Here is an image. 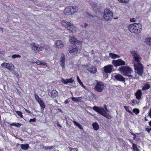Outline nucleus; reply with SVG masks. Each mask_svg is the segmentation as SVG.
<instances>
[{
  "label": "nucleus",
  "instance_id": "423d86ee",
  "mask_svg": "<svg viewBox=\"0 0 151 151\" xmlns=\"http://www.w3.org/2000/svg\"><path fill=\"white\" fill-rule=\"evenodd\" d=\"M104 84L101 82L99 81L97 83L94 89L99 92H101L103 91L104 87Z\"/></svg>",
  "mask_w": 151,
  "mask_h": 151
},
{
  "label": "nucleus",
  "instance_id": "cd10ccee",
  "mask_svg": "<svg viewBox=\"0 0 151 151\" xmlns=\"http://www.w3.org/2000/svg\"><path fill=\"white\" fill-rule=\"evenodd\" d=\"M81 97H78L76 98V97H72L71 98V99L73 101H74L75 102H76V101L79 102V101H81L80 99H81Z\"/></svg>",
  "mask_w": 151,
  "mask_h": 151
},
{
  "label": "nucleus",
  "instance_id": "37998d69",
  "mask_svg": "<svg viewBox=\"0 0 151 151\" xmlns=\"http://www.w3.org/2000/svg\"><path fill=\"white\" fill-rule=\"evenodd\" d=\"M35 120H36V119L35 118L31 119H30L29 122H35Z\"/></svg>",
  "mask_w": 151,
  "mask_h": 151
},
{
  "label": "nucleus",
  "instance_id": "58836bf2",
  "mask_svg": "<svg viewBox=\"0 0 151 151\" xmlns=\"http://www.w3.org/2000/svg\"><path fill=\"white\" fill-rule=\"evenodd\" d=\"M130 21L131 22H135L136 21V19L134 18H132L130 19Z\"/></svg>",
  "mask_w": 151,
  "mask_h": 151
},
{
  "label": "nucleus",
  "instance_id": "412c9836",
  "mask_svg": "<svg viewBox=\"0 0 151 151\" xmlns=\"http://www.w3.org/2000/svg\"><path fill=\"white\" fill-rule=\"evenodd\" d=\"M36 63L38 65H45L47 66V63L43 61L37 60L36 62Z\"/></svg>",
  "mask_w": 151,
  "mask_h": 151
},
{
  "label": "nucleus",
  "instance_id": "aec40b11",
  "mask_svg": "<svg viewBox=\"0 0 151 151\" xmlns=\"http://www.w3.org/2000/svg\"><path fill=\"white\" fill-rule=\"evenodd\" d=\"M52 97L54 98L57 97L58 95V93L56 90H53L51 92Z\"/></svg>",
  "mask_w": 151,
  "mask_h": 151
},
{
  "label": "nucleus",
  "instance_id": "f03ea898",
  "mask_svg": "<svg viewBox=\"0 0 151 151\" xmlns=\"http://www.w3.org/2000/svg\"><path fill=\"white\" fill-rule=\"evenodd\" d=\"M142 25L139 23H134L129 24L128 29L132 33L138 34L142 31Z\"/></svg>",
  "mask_w": 151,
  "mask_h": 151
},
{
  "label": "nucleus",
  "instance_id": "6e6552de",
  "mask_svg": "<svg viewBox=\"0 0 151 151\" xmlns=\"http://www.w3.org/2000/svg\"><path fill=\"white\" fill-rule=\"evenodd\" d=\"M30 47L32 49L36 52H38L43 49V47L37 44L32 43L30 44Z\"/></svg>",
  "mask_w": 151,
  "mask_h": 151
},
{
  "label": "nucleus",
  "instance_id": "e433bc0d",
  "mask_svg": "<svg viewBox=\"0 0 151 151\" xmlns=\"http://www.w3.org/2000/svg\"><path fill=\"white\" fill-rule=\"evenodd\" d=\"M16 112L19 116L22 118H23V116L22 114V113L21 111H17Z\"/></svg>",
  "mask_w": 151,
  "mask_h": 151
},
{
  "label": "nucleus",
  "instance_id": "2f4dec72",
  "mask_svg": "<svg viewBox=\"0 0 151 151\" xmlns=\"http://www.w3.org/2000/svg\"><path fill=\"white\" fill-rule=\"evenodd\" d=\"M124 108L125 109L126 111L129 112V113L131 114H132V113L131 111L129 110V106H124Z\"/></svg>",
  "mask_w": 151,
  "mask_h": 151
},
{
  "label": "nucleus",
  "instance_id": "393cba45",
  "mask_svg": "<svg viewBox=\"0 0 151 151\" xmlns=\"http://www.w3.org/2000/svg\"><path fill=\"white\" fill-rule=\"evenodd\" d=\"M21 146L22 149L25 150L28 148L29 145L28 144H21Z\"/></svg>",
  "mask_w": 151,
  "mask_h": 151
},
{
  "label": "nucleus",
  "instance_id": "79ce46f5",
  "mask_svg": "<svg viewBox=\"0 0 151 151\" xmlns=\"http://www.w3.org/2000/svg\"><path fill=\"white\" fill-rule=\"evenodd\" d=\"M145 130L147 131L148 133L150 132V131L151 130V127L149 128H145Z\"/></svg>",
  "mask_w": 151,
  "mask_h": 151
},
{
  "label": "nucleus",
  "instance_id": "680f3d73",
  "mask_svg": "<svg viewBox=\"0 0 151 151\" xmlns=\"http://www.w3.org/2000/svg\"><path fill=\"white\" fill-rule=\"evenodd\" d=\"M59 127H60L61 126L60 125H58Z\"/></svg>",
  "mask_w": 151,
  "mask_h": 151
},
{
  "label": "nucleus",
  "instance_id": "f704fd0d",
  "mask_svg": "<svg viewBox=\"0 0 151 151\" xmlns=\"http://www.w3.org/2000/svg\"><path fill=\"white\" fill-rule=\"evenodd\" d=\"M74 81L73 79L71 78L69 79H67V84L68 83H72Z\"/></svg>",
  "mask_w": 151,
  "mask_h": 151
},
{
  "label": "nucleus",
  "instance_id": "a211bd4d",
  "mask_svg": "<svg viewBox=\"0 0 151 151\" xmlns=\"http://www.w3.org/2000/svg\"><path fill=\"white\" fill-rule=\"evenodd\" d=\"M69 40L73 44H75V43L79 42V40H78L75 37L73 36L70 37Z\"/></svg>",
  "mask_w": 151,
  "mask_h": 151
},
{
  "label": "nucleus",
  "instance_id": "4d7b16f0",
  "mask_svg": "<svg viewBox=\"0 0 151 151\" xmlns=\"http://www.w3.org/2000/svg\"><path fill=\"white\" fill-rule=\"evenodd\" d=\"M149 124L150 126L151 127V120L150 122H149Z\"/></svg>",
  "mask_w": 151,
  "mask_h": 151
},
{
  "label": "nucleus",
  "instance_id": "5fc2aeb1",
  "mask_svg": "<svg viewBox=\"0 0 151 151\" xmlns=\"http://www.w3.org/2000/svg\"><path fill=\"white\" fill-rule=\"evenodd\" d=\"M88 24L86 23H84V27H86L88 26Z\"/></svg>",
  "mask_w": 151,
  "mask_h": 151
},
{
  "label": "nucleus",
  "instance_id": "f8f14e48",
  "mask_svg": "<svg viewBox=\"0 0 151 151\" xmlns=\"http://www.w3.org/2000/svg\"><path fill=\"white\" fill-rule=\"evenodd\" d=\"M68 50L69 52L71 54H76L78 52V47L76 45L70 46Z\"/></svg>",
  "mask_w": 151,
  "mask_h": 151
},
{
  "label": "nucleus",
  "instance_id": "5701e85b",
  "mask_svg": "<svg viewBox=\"0 0 151 151\" xmlns=\"http://www.w3.org/2000/svg\"><path fill=\"white\" fill-rule=\"evenodd\" d=\"M109 55L110 56H111L112 59H116V58H119L120 57V56L114 53H110Z\"/></svg>",
  "mask_w": 151,
  "mask_h": 151
},
{
  "label": "nucleus",
  "instance_id": "6e6d98bb",
  "mask_svg": "<svg viewBox=\"0 0 151 151\" xmlns=\"http://www.w3.org/2000/svg\"><path fill=\"white\" fill-rule=\"evenodd\" d=\"M25 109V111H27V112L28 113H31L30 111H28L27 110V109Z\"/></svg>",
  "mask_w": 151,
  "mask_h": 151
},
{
  "label": "nucleus",
  "instance_id": "bb28decb",
  "mask_svg": "<svg viewBox=\"0 0 151 151\" xmlns=\"http://www.w3.org/2000/svg\"><path fill=\"white\" fill-rule=\"evenodd\" d=\"M73 123L77 126L80 129H83L82 126L81 124L77 122L74 121H73Z\"/></svg>",
  "mask_w": 151,
  "mask_h": 151
},
{
  "label": "nucleus",
  "instance_id": "864d4df0",
  "mask_svg": "<svg viewBox=\"0 0 151 151\" xmlns=\"http://www.w3.org/2000/svg\"><path fill=\"white\" fill-rule=\"evenodd\" d=\"M149 116L150 118H151V108L150 109V112L149 113Z\"/></svg>",
  "mask_w": 151,
  "mask_h": 151
},
{
  "label": "nucleus",
  "instance_id": "2eb2a0df",
  "mask_svg": "<svg viewBox=\"0 0 151 151\" xmlns=\"http://www.w3.org/2000/svg\"><path fill=\"white\" fill-rule=\"evenodd\" d=\"M55 45L56 48L60 49L63 47L64 43L61 40H57L55 41Z\"/></svg>",
  "mask_w": 151,
  "mask_h": 151
},
{
  "label": "nucleus",
  "instance_id": "a878e982",
  "mask_svg": "<svg viewBox=\"0 0 151 151\" xmlns=\"http://www.w3.org/2000/svg\"><path fill=\"white\" fill-rule=\"evenodd\" d=\"M145 42L147 45L151 46V38H147L145 40Z\"/></svg>",
  "mask_w": 151,
  "mask_h": 151
},
{
  "label": "nucleus",
  "instance_id": "7ed1b4c3",
  "mask_svg": "<svg viewBox=\"0 0 151 151\" xmlns=\"http://www.w3.org/2000/svg\"><path fill=\"white\" fill-rule=\"evenodd\" d=\"M93 109L94 111L108 119H109L112 118L111 116L108 114L103 107L94 106L93 107Z\"/></svg>",
  "mask_w": 151,
  "mask_h": 151
},
{
  "label": "nucleus",
  "instance_id": "9b49d317",
  "mask_svg": "<svg viewBox=\"0 0 151 151\" xmlns=\"http://www.w3.org/2000/svg\"><path fill=\"white\" fill-rule=\"evenodd\" d=\"M35 97L36 100L38 103L41 107L43 109L45 108V106L44 103L42 100L41 99L37 94H35Z\"/></svg>",
  "mask_w": 151,
  "mask_h": 151
},
{
  "label": "nucleus",
  "instance_id": "8fccbe9b",
  "mask_svg": "<svg viewBox=\"0 0 151 151\" xmlns=\"http://www.w3.org/2000/svg\"><path fill=\"white\" fill-rule=\"evenodd\" d=\"M61 81L63 82V83H64L65 84H66V81L63 78H62L61 79Z\"/></svg>",
  "mask_w": 151,
  "mask_h": 151
},
{
  "label": "nucleus",
  "instance_id": "ddd939ff",
  "mask_svg": "<svg viewBox=\"0 0 151 151\" xmlns=\"http://www.w3.org/2000/svg\"><path fill=\"white\" fill-rule=\"evenodd\" d=\"M67 29L71 32H73L76 31V27L72 23L67 22Z\"/></svg>",
  "mask_w": 151,
  "mask_h": 151
},
{
  "label": "nucleus",
  "instance_id": "c9c22d12",
  "mask_svg": "<svg viewBox=\"0 0 151 151\" xmlns=\"http://www.w3.org/2000/svg\"><path fill=\"white\" fill-rule=\"evenodd\" d=\"M21 56L19 55L14 54L12 55V57L13 58H20Z\"/></svg>",
  "mask_w": 151,
  "mask_h": 151
},
{
  "label": "nucleus",
  "instance_id": "de8ad7c7",
  "mask_svg": "<svg viewBox=\"0 0 151 151\" xmlns=\"http://www.w3.org/2000/svg\"><path fill=\"white\" fill-rule=\"evenodd\" d=\"M12 73L14 74L16 77H18L19 76V75L17 73L14 72H12Z\"/></svg>",
  "mask_w": 151,
  "mask_h": 151
},
{
  "label": "nucleus",
  "instance_id": "473e14b6",
  "mask_svg": "<svg viewBox=\"0 0 151 151\" xmlns=\"http://www.w3.org/2000/svg\"><path fill=\"white\" fill-rule=\"evenodd\" d=\"M133 112L136 114H137L139 113V110L137 109H134L133 110Z\"/></svg>",
  "mask_w": 151,
  "mask_h": 151
},
{
  "label": "nucleus",
  "instance_id": "20e7f679",
  "mask_svg": "<svg viewBox=\"0 0 151 151\" xmlns=\"http://www.w3.org/2000/svg\"><path fill=\"white\" fill-rule=\"evenodd\" d=\"M119 70L123 75L126 76L132 77V75L130 74L132 70L130 67L127 66H121L119 68Z\"/></svg>",
  "mask_w": 151,
  "mask_h": 151
},
{
  "label": "nucleus",
  "instance_id": "dca6fc26",
  "mask_svg": "<svg viewBox=\"0 0 151 151\" xmlns=\"http://www.w3.org/2000/svg\"><path fill=\"white\" fill-rule=\"evenodd\" d=\"M114 77L115 79L118 81H122L124 82H125V78L120 74H116L114 76Z\"/></svg>",
  "mask_w": 151,
  "mask_h": 151
},
{
  "label": "nucleus",
  "instance_id": "e2e57ef3",
  "mask_svg": "<svg viewBox=\"0 0 151 151\" xmlns=\"http://www.w3.org/2000/svg\"><path fill=\"white\" fill-rule=\"evenodd\" d=\"M73 150V151H74V150Z\"/></svg>",
  "mask_w": 151,
  "mask_h": 151
},
{
  "label": "nucleus",
  "instance_id": "09e8293b",
  "mask_svg": "<svg viewBox=\"0 0 151 151\" xmlns=\"http://www.w3.org/2000/svg\"><path fill=\"white\" fill-rule=\"evenodd\" d=\"M97 6V5L96 4H94L92 5V7L94 9V8H96Z\"/></svg>",
  "mask_w": 151,
  "mask_h": 151
},
{
  "label": "nucleus",
  "instance_id": "1a4fd4ad",
  "mask_svg": "<svg viewBox=\"0 0 151 151\" xmlns=\"http://www.w3.org/2000/svg\"><path fill=\"white\" fill-rule=\"evenodd\" d=\"M77 11V9L72 6L67 7V15H71L73 14Z\"/></svg>",
  "mask_w": 151,
  "mask_h": 151
},
{
  "label": "nucleus",
  "instance_id": "13d9d810",
  "mask_svg": "<svg viewBox=\"0 0 151 151\" xmlns=\"http://www.w3.org/2000/svg\"><path fill=\"white\" fill-rule=\"evenodd\" d=\"M145 121H147L148 120L146 118V117H145Z\"/></svg>",
  "mask_w": 151,
  "mask_h": 151
},
{
  "label": "nucleus",
  "instance_id": "bf43d9fd",
  "mask_svg": "<svg viewBox=\"0 0 151 151\" xmlns=\"http://www.w3.org/2000/svg\"><path fill=\"white\" fill-rule=\"evenodd\" d=\"M66 102H67V104L69 103L68 101L67 100Z\"/></svg>",
  "mask_w": 151,
  "mask_h": 151
},
{
  "label": "nucleus",
  "instance_id": "0eeeda50",
  "mask_svg": "<svg viewBox=\"0 0 151 151\" xmlns=\"http://www.w3.org/2000/svg\"><path fill=\"white\" fill-rule=\"evenodd\" d=\"M1 66L3 68H6L12 72L14 71L15 69V67L13 64L11 63L4 62L1 64Z\"/></svg>",
  "mask_w": 151,
  "mask_h": 151
},
{
  "label": "nucleus",
  "instance_id": "7c9ffc66",
  "mask_svg": "<svg viewBox=\"0 0 151 151\" xmlns=\"http://www.w3.org/2000/svg\"><path fill=\"white\" fill-rule=\"evenodd\" d=\"M132 148L134 151H139V150L138 149L137 145L135 144H133L132 145Z\"/></svg>",
  "mask_w": 151,
  "mask_h": 151
},
{
  "label": "nucleus",
  "instance_id": "b1692460",
  "mask_svg": "<svg viewBox=\"0 0 151 151\" xmlns=\"http://www.w3.org/2000/svg\"><path fill=\"white\" fill-rule=\"evenodd\" d=\"M150 87V85L147 83H145L142 87V90L143 91L148 89Z\"/></svg>",
  "mask_w": 151,
  "mask_h": 151
},
{
  "label": "nucleus",
  "instance_id": "a19ab883",
  "mask_svg": "<svg viewBox=\"0 0 151 151\" xmlns=\"http://www.w3.org/2000/svg\"><path fill=\"white\" fill-rule=\"evenodd\" d=\"M130 133L133 136V139H135L136 138V134L132 132H130Z\"/></svg>",
  "mask_w": 151,
  "mask_h": 151
},
{
  "label": "nucleus",
  "instance_id": "4c0bfd02",
  "mask_svg": "<svg viewBox=\"0 0 151 151\" xmlns=\"http://www.w3.org/2000/svg\"><path fill=\"white\" fill-rule=\"evenodd\" d=\"M61 24L65 27L66 25V22L65 20H62L61 22Z\"/></svg>",
  "mask_w": 151,
  "mask_h": 151
},
{
  "label": "nucleus",
  "instance_id": "f257e3e1",
  "mask_svg": "<svg viewBox=\"0 0 151 151\" xmlns=\"http://www.w3.org/2000/svg\"><path fill=\"white\" fill-rule=\"evenodd\" d=\"M130 53L133 57V61L137 63L134 65L135 70L139 76H142L144 67L140 62L141 58L137 52L134 50L130 51Z\"/></svg>",
  "mask_w": 151,
  "mask_h": 151
},
{
  "label": "nucleus",
  "instance_id": "f3484780",
  "mask_svg": "<svg viewBox=\"0 0 151 151\" xmlns=\"http://www.w3.org/2000/svg\"><path fill=\"white\" fill-rule=\"evenodd\" d=\"M65 56L63 54H62L60 59V65L63 69H65Z\"/></svg>",
  "mask_w": 151,
  "mask_h": 151
},
{
  "label": "nucleus",
  "instance_id": "052dcab7",
  "mask_svg": "<svg viewBox=\"0 0 151 151\" xmlns=\"http://www.w3.org/2000/svg\"><path fill=\"white\" fill-rule=\"evenodd\" d=\"M65 103H66V101H65Z\"/></svg>",
  "mask_w": 151,
  "mask_h": 151
},
{
  "label": "nucleus",
  "instance_id": "4468645a",
  "mask_svg": "<svg viewBox=\"0 0 151 151\" xmlns=\"http://www.w3.org/2000/svg\"><path fill=\"white\" fill-rule=\"evenodd\" d=\"M113 68V65H111L105 66L104 67V71L107 73H111L112 71Z\"/></svg>",
  "mask_w": 151,
  "mask_h": 151
},
{
  "label": "nucleus",
  "instance_id": "c03bdc74",
  "mask_svg": "<svg viewBox=\"0 0 151 151\" xmlns=\"http://www.w3.org/2000/svg\"><path fill=\"white\" fill-rule=\"evenodd\" d=\"M10 125L11 126H14L16 127V123H12L10 124Z\"/></svg>",
  "mask_w": 151,
  "mask_h": 151
},
{
  "label": "nucleus",
  "instance_id": "49530a36",
  "mask_svg": "<svg viewBox=\"0 0 151 151\" xmlns=\"http://www.w3.org/2000/svg\"><path fill=\"white\" fill-rule=\"evenodd\" d=\"M22 125V124H21L18 123H16V127H20Z\"/></svg>",
  "mask_w": 151,
  "mask_h": 151
},
{
  "label": "nucleus",
  "instance_id": "c85d7f7f",
  "mask_svg": "<svg viewBox=\"0 0 151 151\" xmlns=\"http://www.w3.org/2000/svg\"><path fill=\"white\" fill-rule=\"evenodd\" d=\"M77 81H78V83H79V84L81 86H82L83 88H85V86L83 85V83L81 81L79 77L78 76H77Z\"/></svg>",
  "mask_w": 151,
  "mask_h": 151
},
{
  "label": "nucleus",
  "instance_id": "6ab92c4d",
  "mask_svg": "<svg viewBox=\"0 0 151 151\" xmlns=\"http://www.w3.org/2000/svg\"><path fill=\"white\" fill-rule=\"evenodd\" d=\"M142 95V91L140 89L137 90L135 94L136 98L138 100L140 99Z\"/></svg>",
  "mask_w": 151,
  "mask_h": 151
},
{
  "label": "nucleus",
  "instance_id": "c756f323",
  "mask_svg": "<svg viewBox=\"0 0 151 151\" xmlns=\"http://www.w3.org/2000/svg\"><path fill=\"white\" fill-rule=\"evenodd\" d=\"M97 71V69L96 67L92 66L91 68V72L95 73Z\"/></svg>",
  "mask_w": 151,
  "mask_h": 151
},
{
  "label": "nucleus",
  "instance_id": "ea45409f",
  "mask_svg": "<svg viewBox=\"0 0 151 151\" xmlns=\"http://www.w3.org/2000/svg\"><path fill=\"white\" fill-rule=\"evenodd\" d=\"M70 151H72V150H74V151H78V149L77 148H72L71 147H70L69 148Z\"/></svg>",
  "mask_w": 151,
  "mask_h": 151
},
{
  "label": "nucleus",
  "instance_id": "4be33fe9",
  "mask_svg": "<svg viewBox=\"0 0 151 151\" xmlns=\"http://www.w3.org/2000/svg\"><path fill=\"white\" fill-rule=\"evenodd\" d=\"M92 126L93 129L96 131L98 130L99 128V125L97 122L93 123Z\"/></svg>",
  "mask_w": 151,
  "mask_h": 151
},
{
  "label": "nucleus",
  "instance_id": "603ef678",
  "mask_svg": "<svg viewBox=\"0 0 151 151\" xmlns=\"http://www.w3.org/2000/svg\"><path fill=\"white\" fill-rule=\"evenodd\" d=\"M132 103L133 104H132V106H133L135 104V101L134 100V99H133L132 100Z\"/></svg>",
  "mask_w": 151,
  "mask_h": 151
},
{
  "label": "nucleus",
  "instance_id": "a18cd8bd",
  "mask_svg": "<svg viewBox=\"0 0 151 151\" xmlns=\"http://www.w3.org/2000/svg\"><path fill=\"white\" fill-rule=\"evenodd\" d=\"M52 148H53L52 147H49V146L45 147V148L46 149H52Z\"/></svg>",
  "mask_w": 151,
  "mask_h": 151
},
{
  "label": "nucleus",
  "instance_id": "9d476101",
  "mask_svg": "<svg viewBox=\"0 0 151 151\" xmlns=\"http://www.w3.org/2000/svg\"><path fill=\"white\" fill-rule=\"evenodd\" d=\"M112 63L116 67L124 65H125V62L121 59H119L116 60H113Z\"/></svg>",
  "mask_w": 151,
  "mask_h": 151
},
{
  "label": "nucleus",
  "instance_id": "39448f33",
  "mask_svg": "<svg viewBox=\"0 0 151 151\" xmlns=\"http://www.w3.org/2000/svg\"><path fill=\"white\" fill-rule=\"evenodd\" d=\"M113 14L109 9H106L104 12V18L106 21H109L113 17Z\"/></svg>",
  "mask_w": 151,
  "mask_h": 151
},
{
  "label": "nucleus",
  "instance_id": "72a5a7b5",
  "mask_svg": "<svg viewBox=\"0 0 151 151\" xmlns=\"http://www.w3.org/2000/svg\"><path fill=\"white\" fill-rule=\"evenodd\" d=\"M118 1L122 3H127L129 1V0H118Z\"/></svg>",
  "mask_w": 151,
  "mask_h": 151
},
{
  "label": "nucleus",
  "instance_id": "3c124183",
  "mask_svg": "<svg viewBox=\"0 0 151 151\" xmlns=\"http://www.w3.org/2000/svg\"><path fill=\"white\" fill-rule=\"evenodd\" d=\"M105 110L106 111H109V110L107 109V106L106 105H105L104 106Z\"/></svg>",
  "mask_w": 151,
  "mask_h": 151
}]
</instances>
